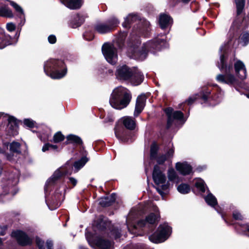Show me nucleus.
<instances>
[{"label": "nucleus", "mask_w": 249, "mask_h": 249, "mask_svg": "<svg viewBox=\"0 0 249 249\" xmlns=\"http://www.w3.org/2000/svg\"><path fill=\"white\" fill-rule=\"evenodd\" d=\"M9 2L11 5L15 9V11L17 13L18 16L19 17V18L21 19V20H23V23H24L25 21V17L22 8L19 5L13 1H9Z\"/></svg>", "instance_id": "obj_35"}, {"label": "nucleus", "mask_w": 249, "mask_h": 249, "mask_svg": "<svg viewBox=\"0 0 249 249\" xmlns=\"http://www.w3.org/2000/svg\"><path fill=\"white\" fill-rule=\"evenodd\" d=\"M235 76L238 78H246L247 76V70L245 65L240 60L237 61L234 63Z\"/></svg>", "instance_id": "obj_19"}, {"label": "nucleus", "mask_w": 249, "mask_h": 249, "mask_svg": "<svg viewBox=\"0 0 249 249\" xmlns=\"http://www.w3.org/2000/svg\"><path fill=\"white\" fill-rule=\"evenodd\" d=\"M48 41L49 43L51 44H54L55 43L56 38L55 36L54 35H50L48 36Z\"/></svg>", "instance_id": "obj_56"}, {"label": "nucleus", "mask_w": 249, "mask_h": 249, "mask_svg": "<svg viewBox=\"0 0 249 249\" xmlns=\"http://www.w3.org/2000/svg\"><path fill=\"white\" fill-rule=\"evenodd\" d=\"M152 178L156 185L155 188L161 196L167 194L169 191L170 183L167 181L165 174L157 165L154 167Z\"/></svg>", "instance_id": "obj_5"}, {"label": "nucleus", "mask_w": 249, "mask_h": 249, "mask_svg": "<svg viewBox=\"0 0 249 249\" xmlns=\"http://www.w3.org/2000/svg\"><path fill=\"white\" fill-rule=\"evenodd\" d=\"M131 97V92L128 89L119 86L113 90L109 98V103L112 107L121 110L128 105Z\"/></svg>", "instance_id": "obj_3"}, {"label": "nucleus", "mask_w": 249, "mask_h": 249, "mask_svg": "<svg viewBox=\"0 0 249 249\" xmlns=\"http://www.w3.org/2000/svg\"><path fill=\"white\" fill-rule=\"evenodd\" d=\"M146 96L144 94H142L137 98L134 116L137 117L143 109L146 101Z\"/></svg>", "instance_id": "obj_17"}, {"label": "nucleus", "mask_w": 249, "mask_h": 249, "mask_svg": "<svg viewBox=\"0 0 249 249\" xmlns=\"http://www.w3.org/2000/svg\"><path fill=\"white\" fill-rule=\"evenodd\" d=\"M10 38V36H8ZM10 43L8 41V37L3 34L0 35V49H2L5 47L7 45L10 44Z\"/></svg>", "instance_id": "obj_41"}, {"label": "nucleus", "mask_w": 249, "mask_h": 249, "mask_svg": "<svg viewBox=\"0 0 249 249\" xmlns=\"http://www.w3.org/2000/svg\"><path fill=\"white\" fill-rule=\"evenodd\" d=\"M46 246L47 249H53V244L52 240L48 239L46 241Z\"/></svg>", "instance_id": "obj_54"}, {"label": "nucleus", "mask_w": 249, "mask_h": 249, "mask_svg": "<svg viewBox=\"0 0 249 249\" xmlns=\"http://www.w3.org/2000/svg\"><path fill=\"white\" fill-rule=\"evenodd\" d=\"M19 175L17 174L14 178L13 180L12 181V185H15L17 184L18 181Z\"/></svg>", "instance_id": "obj_58"}, {"label": "nucleus", "mask_w": 249, "mask_h": 249, "mask_svg": "<svg viewBox=\"0 0 249 249\" xmlns=\"http://www.w3.org/2000/svg\"><path fill=\"white\" fill-rule=\"evenodd\" d=\"M23 124L25 126L33 128L35 126L36 122L31 119H25Z\"/></svg>", "instance_id": "obj_47"}, {"label": "nucleus", "mask_w": 249, "mask_h": 249, "mask_svg": "<svg viewBox=\"0 0 249 249\" xmlns=\"http://www.w3.org/2000/svg\"><path fill=\"white\" fill-rule=\"evenodd\" d=\"M232 216L233 218L237 220H242L244 218L243 215L238 210H235L233 211Z\"/></svg>", "instance_id": "obj_50"}, {"label": "nucleus", "mask_w": 249, "mask_h": 249, "mask_svg": "<svg viewBox=\"0 0 249 249\" xmlns=\"http://www.w3.org/2000/svg\"><path fill=\"white\" fill-rule=\"evenodd\" d=\"M71 168V165L67 162L57 169L46 182L44 187L46 202L51 211L58 208L64 199L65 186L63 184H55L63 175L71 174L72 170Z\"/></svg>", "instance_id": "obj_1"}, {"label": "nucleus", "mask_w": 249, "mask_h": 249, "mask_svg": "<svg viewBox=\"0 0 249 249\" xmlns=\"http://www.w3.org/2000/svg\"><path fill=\"white\" fill-rule=\"evenodd\" d=\"M156 159L157 160V162L159 164H163L168 159L166 157V155L162 154L159 156H157Z\"/></svg>", "instance_id": "obj_49"}, {"label": "nucleus", "mask_w": 249, "mask_h": 249, "mask_svg": "<svg viewBox=\"0 0 249 249\" xmlns=\"http://www.w3.org/2000/svg\"><path fill=\"white\" fill-rule=\"evenodd\" d=\"M2 122L8 121L6 128L10 135H17L18 134V120L14 116L0 112V121Z\"/></svg>", "instance_id": "obj_9"}, {"label": "nucleus", "mask_w": 249, "mask_h": 249, "mask_svg": "<svg viewBox=\"0 0 249 249\" xmlns=\"http://www.w3.org/2000/svg\"><path fill=\"white\" fill-rule=\"evenodd\" d=\"M131 212L128 215V217L127 218V219H126V222L127 223V228H128V230L130 231L131 232V230H130V224L129 223L128 221V220L129 218H130L131 217ZM132 233L135 234L136 236H138V235H140V236H142V234H139V233H137L136 231H132Z\"/></svg>", "instance_id": "obj_52"}, {"label": "nucleus", "mask_w": 249, "mask_h": 249, "mask_svg": "<svg viewBox=\"0 0 249 249\" xmlns=\"http://www.w3.org/2000/svg\"><path fill=\"white\" fill-rule=\"evenodd\" d=\"M0 16L12 18L14 17V15L11 10L5 6L0 7Z\"/></svg>", "instance_id": "obj_36"}, {"label": "nucleus", "mask_w": 249, "mask_h": 249, "mask_svg": "<svg viewBox=\"0 0 249 249\" xmlns=\"http://www.w3.org/2000/svg\"><path fill=\"white\" fill-rule=\"evenodd\" d=\"M178 191L181 194H187L191 190V188L189 185L186 183H181L177 187Z\"/></svg>", "instance_id": "obj_38"}, {"label": "nucleus", "mask_w": 249, "mask_h": 249, "mask_svg": "<svg viewBox=\"0 0 249 249\" xmlns=\"http://www.w3.org/2000/svg\"><path fill=\"white\" fill-rule=\"evenodd\" d=\"M107 22L110 26L111 30H112L115 27L117 26L119 23V21L117 18L115 17H112L109 19Z\"/></svg>", "instance_id": "obj_45"}, {"label": "nucleus", "mask_w": 249, "mask_h": 249, "mask_svg": "<svg viewBox=\"0 0 249 249\" xmlns=\"http://www.w3.org/2000/svg\"><path fill=\"white\" fill-rule=\"evenodd\" d=\"M141 44L139 39L137 37L135 38V42H131L129 49V56L135 59L138 60H143L146 58L148 52L154 53L155 50H160L162 48L168 47V43L163 38H155L152 40L147 41L143 45L140 49L139 45Z\"/></svg>", "instance_id": "obj_2"}, {"label": "nucleus", "mask_w": 249, "mask_h": 249, "mask_svg": "<svg viewBox=\"0 0 249 249\" xmlns=\"http://www.w3.org/2000/svg\"><path fill=\"white\" fill-rule=\"evenodd\" d=\"M50 148L52 149L53 150H56L57 148V146L56 145H53V144H50Z\"/></svg>", "instance_id": "obj_63"}, {"label": "nucleus", "mask_w": 249, "mask_h": 249, "mask_svg": "<svg viewBox=\"0 0 249 249\" xmlns=\"http://www.w3.org/2000/svg\"><path fill=\"white\" fill-rule=\"evenodd\" d=\"M69 180V183L71 184L73 186H75L77 184V180L76 178L73 177H70Z\"/></svg>", "instance_id": "obj_57"}, {"label": "nucleus", "mask_w": 249, "mask_h": 249, "mask_svg": "<svg viewBox=\"0 0 249 249\" xmlns=\"http://www.w3.org/2000/svg\"><path fill=\"white\" fill-rule=\"evenodd\" d=\"M89 244L95 249H108L111 246V242L108 240H105L102 238H98L93 242L87 239Z\"/></svg>", "instance_id": "obj_15"}, {"label": "nucleus", "mask_w": 249, "mask_h": 249, "mask_svg": "<svg viewBox=\"0 0 249 249\" xmlns=\"http://www.w3.org/2000/svg\"><path fill=\"white\" fill-rule=\"evenodd\" d=\"M172 232L171 228L166 223L160 224L157 231L149 236V240L154 243H160L164 242L170 236Z\"/></svg>", "instance_id": "obj_7"}, {"label": "nucleus", "mask_w": 249, "mask_h": 249, "mask_svg": "<svg viewBox=\"0 0 249 249\" xmlns=\"http://www.w3.org/2000/svg\"><path fill=\"white\" fill-rule=\"evenodd\" d=\"M194 184L199 193L201 195L204 193L206 191V189H207L204 181L201 178H197L195 179Z\"/></svg>", "instance_id": "obj_31"}, {"label": "nucleus", "mask_w": 249, "mask_h": 249, "mask_svg": "<svg viewBox=\"0 0 249 249\" xmlns=\"http://www.w3.org/2000/svg\"><path fill=\"white\" fill-rule=\"evenodd\" d=\"M168 181H171L176 184L180 182L179 178L176 171L173 168H169L167 171Z\"/></svg>", "instance_id": "obj_29"}, {"label": "nucleus", "mask_w": 249, "mask_h": 249, "mask_svg": "<svg viewBox=\"0 0 249 249\" xmlns=\"http://www.w3.org/2000/svg\"><path fill=\"white\" fill-rule=\"evenodd\" d=\"M176 169L181 175L185 176L192 171V166L187 162H178L175 165Z\"/></svg>", "instance_id": "obj_20"}, {"label": "nucleus", "mask_w": 249, "mask_h": 249, "mask_svg": "<svg viewBox=\"0 0 249 249\" xmlns=\"http://www.w3.org/2000/svg\"><path fill=\"white\" fill-rule=\"evenodd\" d=\"M36 243L39 249H45L44 241L39 237H36Z\"/></svg>", "instance_id": "obj_48"}, {"label": "nucleus", "mask_w": 249, "mask_h": 249, "mask_svg": "<svg viewBox=\"0 0 249 249\" xmlns=\"http://www.w3.org/2000/svg\"><path fill=\"white\" fill-rule=\"evenodd\" d=\"M127 80L129 83L133 86H137L140 85L142 82V79H124Z\"/></svg>", "instance_id": "obj_46"}, {"label": "nucleus", "mask_w": 249, "mask_h": 249, "mask_svg": "<svg viewBox=\"0 0 249 249\" xmlns=\"http://www.w3.org/2000/svg\"><path fill=\"white\" fill-rule=\"evenodd\" d=\"M94 29L97 32L101 34H106L111 31L110 26L107 22L96 23L94 26Z\"/></svg>", "instance_id": "obj_22"}, {"label": "nucleus", "mask_w": 249, "mask_h": 249, "mask_svg": "<svg viewBox=\"0 0 249 249\" xmlns=\"http://www.w3.org/2000/svg\"><path fill=\"white\" fill-rule=\"evenodd\" d=\"M10 150L13 153L17 154L20 153V144L17 142H13L10 144Z\"/></svg>", "instance_id": "obj_39"}, {"label": "nucleus", "mask_w": 249, "mask_h": 249, "mask_svg": "<svg viewBox=\"0 0 249 249\" xmlns=\"http://www.w3.org/2000/svg\"><path fill=\"white\" fill-rule=\"evenodd\" d=\"M154 211L155 213H150L146 216L145 219L140 220L138 222V226L140 227H149L150 225L153 226L156 224L159 221L160 215L157 208H155Z\"/></svg>", "instance_id": "obj_13"}, {"label": "nucleus", "mask_w": 249, "mask_h": 249, "mask_svg": "<svg viewBox=\"0 0 249 249\" xmlns=\"http://www.w3.org/2000/svg\"><path fill=\"white\" fill-rule=\"evenodd\" d=\"M88 36V33H85L84 34V37L85 39L86 40H91L94 37V36L93 35H91V36H90V37L88 38L87 37Z\"/></svg>", "instance_id": "obj_60"}, {"label": "nucleus", "mask_w": 249, "mask_h": 249, "mask_svg": "<svg viewBox=\"0 0 249 249\" xmlns=\"http://www.w3.org/2000/svg\"><path fill=\"white\" fill-rule=\"evenodd\" d=\"M116 75L120 78H135L144 77V75L138 69L133 68H129L126 65H119L117 67L116 71Z\"/></svg>", "instance_id": "obj_8"}, {"label": "nucleus", "mask_w": 249, "mask_h": 249, "mask_svg": "<svg viewBox=\"0 0 249 249\" xmlns=\"http://www.w3.org/2000/svg\"><path fill=\"white\" fill-rule=\"evenodd\" d=\"M6 28L9 31L12 32L15 30L16 26L12 22L8 23L6 25Z\"/></svg>", "instance_id": "obj_53"}, {"label": "nucleus", "mask_w": 249, "mask_h": 249, "mask_svg": "<svg viewBox=\"0 0 249 249\" xmlns=\"http://www.w3.org/2000/svg\"><path fill=\"white\" fill-rule=\"evenodd\" d=\"M61 2L71 9L79 8L82 5L81 0H60Z\"/></svg>", "instance_id": "obj_23"}, {"label": "nucleus", "mask_w": 249, "mask_h": 249, "mask_svg": "<svg viewBox=\"0 0 249 249\" xmlns=\"http://www.w3.org/2000/svg\"><path fill=\"white\" fill-rule=\"evenodd\" d=\"M126 36V33L125 32H123L119 35L117 39L116 42L118 44L119 48H121L122 47V45L124 43Z\"/></svg>", "instance_id": "obj_43"}, {"label": "nucleus", "mask_w": 249, "mask_h": 249, "mask_svg": "<svg viewBox=\"0 0 249 249\" xmlns=\"http://www.w3.org/2000/svg\"><path fill=\"white\" fill-rule=\"evenodd\" d=\"M164 111L167 117V127L169 128L175 121H180L184 124L186 119L184 118L183 113L180 111H174L171 107H167L164 109Z\"/></svg>", "instance_id": "obj_11"}, {"label": "nucleus", "mask_w": 249, "mask_h": 249, "mask_svg": "<svg viewBox=\"0 0 249 249\" xmlns=\"http://www.w3.org/2000/svg\"><path fill=\"white\" fill-rule=\"evenodd\" d=\"M208 195L204 197V199L206 202L208 204V205L211 206L212 207L214 208L215 210L218 212L219 213V211L217 208H215L217 205V201L216 197L208 190Z\"/></svg>", "instance_id": "obj_26"}, {"label": "nucleus", "mask_w": 249, "mask_h": 249, "mask_svg": "<svg viewBox=\"0 0 249 249\" xmlns=\"http://www.w3.org/2000/svg\"><path fill=\"white\" fill-rule=\"evenodd\" d=\"M116 199V195L112 194L110 196L101 197L99 199V204L103 207L109 206L113 203Z\"/></svg>", "instance_id": "obj_25"}, {"label": "nucleus", "mask_w": 249, "mask_h": 249, "mask_svg": "<svg viewBox=\"0 0 249 249\" xmlns=\"http://www.w3.org/2000/svg\"><path fill=\"white\" fill-rule=\"evenodd\" d=\"M159 150V146L156 142H154L152 143L150 147V159L155 160L157 158L158 152Z\"/></svg>", "instance_id": "obj_37"}, {"label": "nucleus", "mask_w": 249, "mask_h": 249, "mask_svg": "<svg viewBox=\"0 0 249 249\" xmlns=\"http://www.w3.org/2000/svg\"><path fill=\"white\" fill-rule=\"evenodd\" d=\"M172 23V20L170 16L166 14H162L159 18V24L162 29L167 28Z\"/></svg>", "instance_id": "obj_24"}, {"label": "nucleus", "mask_w": 249, "mask_h": 249, "mask_svg": "<svg viewBox=\"0 0 249 249\" xmlns=\"http://www.w3.org/2000/svg\"><path fill=\"white\" fill-rule=\"evenodd\" d=\"M174 153V149L173 148H171L169 149V150L167 152V153L165 154L166 155V157L167 159L171 158L173 157Z\"/></svg>", "instance_id": "obj_55"}, {"label": "nucleus", "mask_w": 249, "mask_h": 249, "mask_svg": "<svg viewBox=\"0 0 249 249\" xmlns=\"http://www.w3.org/2000/svg\"><path fill=\"white\" fill-rule=\"evenodd\" d=\"M102 53L107 61L111 64H115L118 59L117 50L113 45L106 43L102 46Z\"/></svg>", "instance_id": "obj_10"}, {"label": "nucleus", "mask_w": 249, "mask_h": 249, "mask_svg": "<svg viewBox=\"0 0 249 249\" xmlns=\"http://www.w3.org/2000/svg\"><path fill=\"white\" fill-rule=\"evenodd\" d=\"M122 121L124 126L128 129L133 130L136 126L135 120L132 117L125 116L122 118Z\"/></svg>", "instance_id": "obj_27"}, {"label": "nucleus", "mask_w": 249, "mask_h": 249, "mask_svg": "<svg viewBox=\"0 0 249 249\" xmlns=\"http://www.w3.org/2000/svg\"><path fill=\"white\" fill-rule=\"evenodd\" d=\"M85 16L80 14L74 15L70 22V26L72 28H76L80 26L85 21Z\"/></svg>", "instance_id": "obj_21"}, {"label": "nucleus", "mask_w": 249, "mask_h": 249, "mask_svg": "<svg viewBox=\"0 0 249 249\" xmlns=\"http://www.w3.org/2000/svg\"><path fill=\"white\" fill-rule=\"evenodd\" d=\"M5 195L0 194V202H3L5 201V199H4V197L5 196Z\"/></svg>", "instance_id": "obj_61"}, {"label": "nucleus", "mask_w": 249, "mask_h": 249, "mask_svg": "<svg viewBox=\"0 0 249 249\" xmlns=\"http://www.w3.org/2000/svg\"><path fill=\"white\" fill-rule=\"evenodd\" d=\"M235 229L240 233H244L247 231L248 233L247 235L249 237V224L238 222L235 224Z\"/></svg>", "instance_id": "obj_33"}, {"label": "nucleus", "mask_w": 249, "mask_h": 249, "mask_svg": "<svg viewBox=\"0 0 249 249\" xmlns=\"http://www.w3.org/2000/svg\"><path fill=\"white\" fill-rule=\"evenodd\" d=\"M96 228L99 230L102 231L106 229L110 224V223L106 218L100 216L94 224Z\"/></svg>", "instance_id": "obj_28"}, {"label": "nucleus", "mask_w": 249, "mask_h": 249, "mask_svg": "<svg viewBox=\"0 0 249 249\" xmlns=\"http://www.w3.org/2000/svg\"><path fill=\"white\" fill-rule=\"evenodd\" d=\"M111 234L115 238H118L121 236V231L119 230H114L111 231Z\"/></svg>", "instance_id": "obj_51"}, {"label": "nucleus", "mask_w": 249, "mask_h": 249, "mask_svg": "<svg viewBox=\"0 0 249 249\" xmlns=\"http://www.w3.org/2000/svg\"><path fill=\"white\" fill-rule=\"evenodd\" d=\"M236 5L237 18L234 20L229 31V35H234L235 33L239 29L244 22L243 16L244 15V7L245 0H235Z\"/></svg>", "instance_id": "obj_6"}, {"label": "nucleus", "mask_w": 249, "mask_h": 249, "mask_svg": "<svg viewBox=\"0 0 249 249\" xmlns=\"http://www.w3.org/2000/svg\"><path fill=\"white\" fill-rule=\"evenodd\" d=\"M240 42L244 46L248 44L249 42V34L248 33H244L241 35Z\"/></svg>", "instance_id": "obj_44"}, {"label": "nucleus", "mask_w": 249, "mask_h": 249, "mask_svg": "<svg viewBox=\"0 0 249 249\" xmlns=\"http://www.w3.org/2000/svg\"><path fill=\"white\" fill-rule=\"evenodd\" d=\"M67 141L69 142H71L76 144H81L82 143V140L81 138L76 135H69L67 137Z\"/></svg>", "instance_id": "obj_40"}, {"label": "nucleus", "mask_w": 249, "mask_h": 249, "mask_svg": "<svg viewBox=\"0 0 249 249\" xmlns=\"http://www.w3.org/2000/svg\"><path fill=\"white\" fill-rule=\"evenodd\" d=\"M217 80L220 83L227 84L234 87L237 90H238V87L246 89L242 80V79H217Z\"/></svg>", "instance_id": "obj_18"}, {"label": "nucleus", "mask_w": 249, "mask_h": 249, "mask_svg": "<svg viewBox=\"0 0 249 249\" xmlns=\"http://www.w3.org/2000/svg\"><path fill=\"white\" fill-rule=\"evenodd\" d=\"M138 227H140V226H138V224H137V225H134L133 226V229H132V231H134V230H135L136 229H137ZM142 227H141V228Z\"/></svg>", "instance_id": "obj_64"}, {"label": "nucleus", "mask_w": 249, "mask_h": 249, "mask_svg": "<svg viewBox=\"0 0 249 249\" xmlns=\"http://www.w3.org/2000/svg\"><path fill=\"white\" fill-rule=\"evenodd\" d=\"M89 159L86 157H82L79 160H78L74 162L73 164V172L76 173L78 172L86 163L88 161Z\"/></svg>", "instance_id": "obj_30"}, {"label": "nucleus", "mask_w": 249, "mask_h": 249, "mask_svg": "<svg viewBox=\"0 0 249 249\" xmlns=\"http://www.w3.org/2000/svg\"><path fill=\"white\" fill-rule=\"evenodd\" d=\"M138 17L135 14H129L125 18L124 21L123 23V26L124 28H128L131 23L136 21Z\"/></svg>", "instance_id": "obj_34"}, {"label": "nucleus", "mask_w": 249, "mask_h": 249, "mask_svg": "<svg viewBox=\"0 0 249 249\" xmlns=\"http://www.w3.org/2000/svg\"><path fill=\"white\" fill-rule=\"evenodd\" d=\"M64 139V135L60 131H58L53 135V142L54 143H58L63 141Z\"/></svg>", "instance_id": "obj_42"}, {"label": "nucleus", "mask_w": 249, "mask_h": 249, "mask_svg": "<svg viewBox=\"0 0 249 249\" xmlns=\"http://www.w3.org/2000/svg\"><path fill=\"white\" fill-rule=\"evenodd\" d=\"M106 73H108L109 74H107L106 76H109V74H112L113 73V71L111 70H106Z\"/></svg>", "instance_id": "obj_62"}, {"label": "nucleus", "mask_w": 249, "mask_h": 249, "mask_svg": "<svg viewBox=\"0 0 249 249\" xmlns=\"http://www.w3.org/2000/svg\"><path fill=\"white\" fill-rule=\"evenodd\" d=\"M211 92V90L208 88H203L202 90L198 94L196 95L195 97H190L186 102L188 105H191L195 101L196 99L199 98L203 100L204 102L205 103L208 100V98H210Z\"/></svg>", "instance_id": "obj_16"}, {"label": "nucleus", "mask_w": 249, "mask_h": 249, "mask_svg": "<svg viewBox=\"0 0 249 249\" xmlns=\"http://www.w3.org/2000/svg\"><path fill=\"white\" fill-rule=\"evenodd\" d=\"M50 143H46L42 147V150L43 152H45L50 149Z\"/></svg>", "instance_id": "obj_59"}, {"label": "nucleus", "mask_w": 249, "mask_h": 249, "mask_svg": "<svg viewBox=\"0 0 249 249\" xmlns=\"http://www.w3.org/2000/svg\"><path fill=\"white\" fill-rule=\"evenodd\" d=\"M124 131L123 128L116 127L115 128V135L118 139L123 142H128L129 140L125 136V133Z\"/></svg>", "instance_id": "obj_32"}, {"label": "nucleus", "mask_w": 249, "mask_h": 249, "mask_svg": "<svg viewBox=\"0 0 249 249\" xmlns=\"http://www.w3.org/2000/svg\"><path fill=\"white\" fill-rule=\"evenodd\" d=\"M230 47H236L235 40L231 39L227 43L222 45L219 49L221 54L220 56V62L218 63V66L221 71H224L226 73L229 71L231 67L230 66L228 67L226 64L225 53H226V50Z\"/></svg>", "instance_id": "obj_12"}, {"label": "nucleus", "mask_w": 249, "mask_h": 249, "mask_svg": "<svg viewBox=\"0 0 249 249\" xmlns=\"http://www.w3.org/2000/svg\"><path fill=\"white\" fill-rule=\"evenodd\" d=\"M11 236L16 239L19 245L22 246L31 245L32 243V239L21 231H13Z\"/></svg>", "instance_id": "obj_14"}, {"label": "nucleus", "mask_w": 249, "mask_h": 249, "mask_svg": "<svg viewBox=\"0 0 249 249\" xmlns=\"http://www.w3.org/2000/svg\"><path fill=\"white\" fill-rule=\"evenodd\" d=\"M44 70L46 75L51 78H62L67 72L66 66L62 61L53 59L45 62Z\"/></svg>", "instance_id": "obj_4"}]
</instances>
